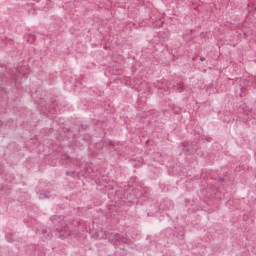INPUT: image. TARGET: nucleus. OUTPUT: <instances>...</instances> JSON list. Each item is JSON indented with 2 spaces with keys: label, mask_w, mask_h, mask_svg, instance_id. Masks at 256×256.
I'll list each match as a JSON object with an SVG mask.
<instances>
[{
  "label": "nucleus",
  "mask_w": 256,
  "mask_h": 256,
  "mask_svg": "<svg viewBox=\"0 0 256 256\" xmlns=\"http://www.w3.org/2000/svg\"><path fill=\"white\" fill-rule=\"evenodd\" d=\"M56 231L60 237H69L71 235V230L65 223H61V225L56 228Z\"/></svg>",
  "instance_id": "1"
},
{
  "label": "nucleus",
  "mask_w": 256,
  "mask_h": 256,
  "mask_svg": "<svg viewBox=\"0 0 256 256\" xmlns=\"http://www.w3.org/2000/svg\"><path fill=\"white\" fill-rule=\"evenodd\" d=\"M200 61H205V58H200Z\"/></svg>",
  "instance_id": "2"
}]
</instances>
